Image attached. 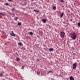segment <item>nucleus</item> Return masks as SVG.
<instances>
[{
    "label": "nucleus",
    "instance_id": "0eeeda50",
    "mask_svg": "<svg viewBox=\"0 0 80 80\" xmlns=\"http://www.w3.org/2000/svg\"><path fill=\"white\" fill-rule=\"evenodd\" d=\"M42 21L44 22V23H46L47 22V20L45 19H43L42 20Z\"/></svg>",
    "mask_w": 80,
    "mask_h": 80
},
{
    "label": "nucleus",
    "instance_id": "393cba45",
    "mask_svg": "<svg viewBox=\"0 0 80 80\" xmlns=\"http://www.w3.org/2000/svg\"><path fill=\"white\" fill-rule=\"evenodd\" d=\"M12 11H13V10H15V9L14 8H13L12 10Z\"/></svg>",
    "mask_w": 80,
    "mask_h": 80
},
{
    "label": "nucleus",
    "instance_id": "7ed1b4c3",
    "mask_svg": "<svg viewBox=\"0 0 80 80\" xmlns=\"http://www.w3.org/2000/svg\"><path fill=\"white\" fill-rule=\"evenodd\" d=\"M61 36L62 38H63L65 36V33L63 32H62L61 33Z\"/></svg>",
    "mask_w": 80,
    "mask_h": 80
},
{
    "label": "nucleus",
    "instance_id": "5701e85b",
    "mask_svg": "<svg viewBox=\"0 0 80 80\" xmlns=\"http://www.w3.org/2000/svg\"><path fill=\"white\" fill-rule=\"evenodd\" d=\"M51 72H52V71H49L48 73H51Z\"/></svg>",
    "mask_w": 80,
    "mask_h": 80
},
{
    "label": "nucleus",
    "instance_id": "f8f14e48",
    "mask_svg": "<svg viewBox=\"0 0 80 80\" xmlns=\"http://www.w3.org/2000/svg\"><path fill=\"white\" fill-rule=\"evenodd\" d=\"M50 51H53V48H51L49 49Z\"/></svg>",
    "mask_w": 80,
    "mask_h": 80
},
{
    "label": "nucleus",
    "instance_id": "aec40b11",
    "mask_svg": "<svg viewBox=\"0 0 80 80\" xmlns=\"http://www.w3.org/2000/svg\"><path fill=\"white\" fill-rule=\"evenodd\" d=\"M2 76H3V74H0V77H2Z\"/></svg>",
    "mask_w": 80,
    "mask_h": 80
},
{
    "label": "nucleus",
    "instance_id": "6e6552de",
    "mask_svg": "<svg viewBox=\"0 0 80 80\" xmlns=\"http://www.w3.org/2000/svg\"><path fill=\"white\" fill-rule=\"evenodd\" d=\"M2 15L3 16H4L5 15V14H3V13H2V12L0 13V15Z\"/></svg>",
    "mask_w": 80,
    "mask_h": 80
},
{
    "label": "nucleus",
    "instance_id": "1a4fd4ad",
    "mask_svg": "<svg viewBox=\"0 0 80 80\" xmlns=\"http://www.w3.org/2000/svg\"><path fill=\"white\" fill-rule=\"evenodd\" d=\"M18 45H20V46H22V42H20L18 43Z\"/></svg>",
    "mask_w": 80,
    "mask_h": 80
},
{
    "label": "nucleus",
    "instance_id": "39448f33",
    "mask_svg": "<svg viewBox=\"0 0 80 80\" xmlns=\"http://www.w3.org/2000/svg\"><path fill=\"white\" fill-rule=\"evenodd\" d=\"M34 12H35L36 13H38L39 12V11L38 10H34Z\"/></svg>",
    "mask_w": 80,
    "mask_h": 80
},
{
    "label": "nucleus",
    "instance_id": "f257e3e1",
    "mask_svg": "<svg viewBox=\"0 0 80 80\" xmlns=\"http://www.w3.org/2000/svg\"><path fill=\"white\" fill-rule=\"evenodd\" d=\"M71 37L73 40H75L77 38V34L75 33H72L71 35Z\"/></svg>",
    "mask_w": 80,
    "mask_h": 80
},
{
    "label": "nucleus",
    "instance_id": "a211bd4d",
    "mask_svg": "<svg viewBox=\"0 0 80 80\" xmlns=\"http://www.w3.org/2000/svg\"><path fill=\"white\" fill-rule=\"evenodd\" d=\"M5 5H6L7 6V5H8L9 4H8V3H6Z\"/></svg>",
    "mask_w": 80,
    "mask_h": 80
},
{
    "label": "nucleus",
    "instance_id": "4468645a",
    "mask_svg": "<svg viewBox=\"0 0 80 80\" xmlns=\"http://www.w3.org/2000/svg\"><path fill=\"white\" fill-rule=\"evenodd\" d=\"M21 24H22V23L21 22L18 23V25H19V26H20V25H21Z\"/></svg>",
    "mask_w": 80,
    "mask_h": 80
},
{
    "label": "nucleus",
    "instance_id": "20e7f679",
    "mask_svg": "<svg viewBox=\"0 0 80 80\" xmlns=\"http://www.w3.org/2000/svg\"><path fill=\"white\" fill-rule=\"evenodd\" d=\"M11 32L12 33V34L10 33V34L11 36H12V37H16V35H15V34L13 32V31H12Z\"/></svg>",
    "mask_w": 80,
    "mask_h": 80
},
{
    "label": "nucleus",
    "instance_id": "9d476101",
    "mask_svg": "<svg viewBox=\"0 0 80 80\" xmlns=\"http://www.w3.org/2000/svg\"><path fill=\"white\" fill-rule=\"evenodd\" d=\"M53 8L54 10H56V7L55 6L53 7Z\"/></svg>",
    "mask_w": 80,
    "mask_h": 80
},
{
    "label": "nucleus",
    "instance_id": "a878e982",
    "mask_svg": "<svg viewBox=\"0 0 80 80\" xmlns=\"http://www.w3.org/2000/svg\"><path fill=\"white\" fill-rule=\"evenodd\" d=\"M37 60H38V61H39V59H38Z\"/></svg>",
    "mask_w": 80,
    "mask_h": 80
},
{
    "label": "nucleus",
    "instance_id": "9b49d317",
    "mask_svg": "<svg viewBox=\"0 0 80 80\" xmlns=\"http://www.w3.org/2000/svg\"><path fill=\"white\" fill-rule=\"evenodd\" d=\"M64 14L63 13H62V14L61 15V18L63 17V16Z\"/></svg>",
    "mask_w": 80,
    "mask_h": 80
},
{
    "label": "nucleus",
    "instance_id": "412c9836",
    "mask_svg": "<svg viewBox=\"0 0 80 80\" xmlns=\"http://www.w3.org/2000/svg\"><path fill=\"white\" fill-rule=\"evenodd\" d=\"M78 26L80 27V22L78 23Z\"/></svg>",
    "mask_w": 80,
    "mask_h": 80
},
{
    "label": "nucleus",
    "instance_id": "dca6fc26",
    "mask_svg": "<svg viewBox=\"0 0 80 80\" xmlns=\"http://www.w3.org/2000/svg\"><path fill=\"white\" fill-rule=\"evenodd\" d=\"M60 1H61V3H63V2H64V1H63V0H60Z\"/></svg>",
    "mask_w": 80,
    "mask_h": 80
},
{
    "label": "nucleus",
    "instance_id": "f3484780",
    "mask_svg": "<svg viewBox=\"0 0 80 80\" xmlns=\"http://www.w3.org/2000/svg\"><path fill=\"white\" fill-rule=\"evenodd\" d=\"M20 60V59L19 58H17V61H19Z\"/></svg>",
    "mask_w": 80,
    "mask_h": 80
},
{
    "label": "nucleus",
    "instance_id": "b1692460",
    "mask_svg": "<svg viewBox=\"0 0 80 80\" xmlns=\"http://www.w3.org/2000/svg\"><path fill=\"white\" fill-rule=\"evenodd\" d=\"M12 0H8V1L10 2H12Z\"/></svg>",
    "mask_w": 80,
    "mask_h": 80
},
{
    "label": "nucleus",
    "instance_id": "bb28decb",
    "mask_svg": "<svg viewBox=\"0 0 80 80\" xmlns=\"http://www.w3.org/2000/svg\"><path fill=\"white\" fill-rule=\"evenodd\" d=\"M70 21H72V19H71L70 20Z\"/></svg>",
    "mask_w": 80,
    "mask_h": 80
},
{
    "label": "nucleus",
    "instance_id": "f03ea898",
    "mask_svg": "<svg viewBox=\"0 0 80 80\" xmlns=\"http://www.w3.org/2000/svg\"><path fill=\"white\" fill-rule=\"evenodd\" d=\"M77 63L75 62L73 64V69H74V70H76V68H77Z\"/></svg>",
    "mask_w": 80,
    "mask_h": 80
},
{
    "label": "nucleus",
    "instance_id": "cd10ccee",
    "mask_svg": "<svg viewBox=\"0 0 80 80\" xmlns=\"http://www.w3.org/2000/svg\"><path fill=\"white\" fill-rule=\"evenodd\" d=\"M31 1H34V0H31Z\"/></svg>",
    "mask_w": 80,
    "mask_h": 80
},
{
    "label": "nucleus",
    "instance_id": "4be33fe9",
    "mask_svg": "<svg viewBox=\"0 0 80 80\" xmlns=\"http://www.w3.org/2000/svg\"><path fill=\"white\" fill-rule=\"evenodd\" d=\"M38 75H39V74H40V72H38L37 73Z\"/></svg>",
    "mask_w": 80,
    "mask_h": 80
},
{
    "label": "nucleus",
    "instance_id": "423d86ee",
    "mask_svg": "<svg viewBox=\"0 0 80 80\" xmlns=\"http://www.w3.org/2000/svg\"><path fill=\"white\" fill-rule=\"evenodd\" d=\"M70 80H74V78L72 76H71L70 78Z\"/></svg>",
    "mask_w": 80,
    "mask_h": 80
},
{
    "label": "nucleus",
    "instance_id": "2eb2a0df",
    "mask_svg": "<svg viewBox=\"0 0 80 80\" xmlns=\"http://www.w3.org/2000/svg\"><path fill=\"white\" fill-rule=\"evenodd\" d=\"M18 18L16 17V18H15L14 20H17Z\"/></svg>",
    "mask_w": 80,
    "mask_h": 80
},
{
    "label": "nucleus",
    "instance_id": "6ab92c4d",
    "mask_svg": "<svg viewBox=\"0 0 80 80\" xmlns=\"http://www.w3.org/2000/svg\"><path fill=\"white\" fill-rule=\"evenodd\" d=\"M24 68V66H23L21 68L22 69H23Z\"/></svg>",
    "mask_w": 80,
    "mask_h": 80
},
{
    "label": "nucleus",
    "instance_id": "ddd939ff",
    "mask_svg": "<svg viewBox=\"0 0 80 80\" xmlns=\"http://www.w3.org/2000/svg\"><path fill=\"white\" fill-rule=\"evenodd\" d=\"M29 34L31 35H33V32H29Z\"/></svg>",
    "mask_w": 80,
    "mask_h": 80
}]
</instances>
